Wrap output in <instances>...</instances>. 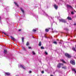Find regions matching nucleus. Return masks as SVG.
<instances>
[{"label":"nucleus","instance_id":"nucleus-1","mask_svg":"<svg viewBox=\"0 0 76 76\" xmlns=\"http://www.w3.org/2000/svg\"><path fill=\"white\" fill-rule=\"evenodd\" d=\"M61 66H64V64L63 63H59L57 65V67L58 68H60Z\"/></svg>","mask_w":76,"mask_h":76},{"label":"nucleus","instance_id":"nucleus-2","mask_svg":"<svg viewBox=\"0 0 76 76\" xmlns=\"http://www.w3.org/2000/svg\"><path fill=\"white\" fill-rule=\"evenodd\" d=\"M59 21L60 22H63V23H66V21L65 20L63 19H60Z\"/></svg>","mask_w":76,"mask_h":76},{"label":"nucleus","instance_id":"nucleus-3","mask_svg":"<svg viewBox=\"0 0 76 76\" xmlns=\"http://www.w3.org/2000/svg\"><path fill=\"white\" fill-rule=\"evenodd\" d=\"M65 56L66 57H67L68 58H71V56L67 53H65Z\"/></svg>","mask_w":76,"mask_h":76},{"label":"nucleus","instance_id":"nucleus-4","mask_svg":"<svg viewBox=\"0 0 76 76\" xmlns=\"http://www.w3.org/2000/svg\"><path fill=\"white\" fill-rule=\"evenodd\" d=\"M70 63L73 65H75V61L74 60H72L70 61Z\"/></svg>","mask_w":76,"mask_h":76},{"label":"nucleus","instance_id":"nucleus-5","mask_svg":"<svg viewBox=\"0 0 76 76\" xmlns=\"http://www.w3.org/2000/svg\"><path fill=\"white\" fill-rule=\"evenodd\" d=\"M54 6L56 9H57V8H58V6H57L56 4H54Z\"/></svg>","mask_w":76,"mask_h":76},{"label":"nucleus","instance_id":"nucleus-6","mask_svg":"<svg viewBox=\"0 0 76 76\" xmlns=\"http://www.w3.org/2000/svg\"><path fill=\"white\" fill-rule=\"evenodd\" d=\"M60 61H62V62H63V63H66V62H65L63 60V59H61Z\"/></svg>","mask_w":76,"mask_h":76},{"label":"nucleus","instance_id":"nucleus-7","mask_svg":"<svg viewBox=\"0 0 76 76\" xmlns=\"http://www.w3.org/2000/svg\"><path fill=\"white\" fill-rule=\"evenodd\" d=\"M4 53L5 54H6V53H7V50H6V49H4Z\"/></svg>","mask_w":76,"mask_h":76},{"label":"nucleus","instance_id":"nucleus-8","mask_svg":"<svg viewBox=\"0 0 76 76\" xmlns=\"http://www.w3.org/2000/svg\"><path fill=\"white\" fill-rule=\"evenodd\" d=\"M20 9L21 10V11L22 12V13H24V10L22 9L21 8H20Z\"/></svg>","mask_w":76,"mask_h":76},{"label":"nucleus","instance_id":"nucleus-9","mask_svg":"<svg viewBox=\"0 0 76 76\" xmlns=\"http://www.w3.org/2000/svg\"><path fill=\"white\" fill-rule=\"evenodd\" d=\"M67 19H68L69 20H72V18H71L70 17H68L67 18Z\"/></svg>","mask_w":76,"mask_h":76},{"label":"nucleus","instance_id":"nucleus-10","mask_svg":"<svg viewBox=\"0 0 76 76\" xmlns=\"http://www.w3.org/2000/svg\"><path fill=\"white\" fill-rule=\"evenodd\" d=\"M67 7L68 8H72V7L69 5H67Z\"/></svg>","mask_w":76,"mask_h":76},{"label":"nucleus","instance_id":"nucleus-11","mask_svg":"<svg viewBox=\"0 0 76 76\" xmlns=\"http://www.w3.org/2000/svg\"><path fill=\"white\" fill-rule=\"evenodd\" d=\"M62 68L63 69H66V66H62Z\"/></svg>","mask_w":76,"mask_h":76},{"label":"nucleus","instance_id":"nucleus-12","mask_svg":"<svg viewBox=\"0 0 76 76\" xmlns=\"http://www.w3.org/2000/svg\"><path fill=\"white\" fill-rule=\"evenodd\" d=\"M11 39H12V40H13L14 41H15V38L11 36Z\"/></svg>","mask_w":76,"mask_h":76},{"label":"nucleus","instance_id":"nucleus-13","mask_svg":"<svg viewBox=\"0 0 76 76\" xmlns=\"http://www.w3.org/2000/svg\"><path fill=\"white\" fill-rule=\"evenodd\" d=\"M20 67L22 68H23V69H25V66H23V65H20Z\"/></svg>","mask_w":76,"mask_h":76},{"label":"nucleus","instance_id":"nucleus-14","mask_svg":"<svg viewBox=\"0 0 76 76\" xmlns=\"http://www.w3.org/2000/svg\"><path fill=\"white\" fill-rule=\"evenodd\" d=\"M14 3L18 7L19 6V5H18V4H17V3H16V2H14Z\"/></svg>","mask_w":76,"mask_h":76},{"label":"nucleus","instance_id":"nucleus-15","mask_svg":"<svg viewBox=\"0 0 76 76\" xmlns=\"http://www.w3.org/2000/svg\"><path fill=\"white\" fill-rule=\"evenodd\" d=\"M41 45H42V44L41 43V42H40L39 44V46H41Z\"/></svg>","mask_w":76,"mask_h":76},{"label":"nucleus","instance_id":"nucleus-16","mask_svg":"<svg viewBox=\"0 0 76 76\" xmlns=\"http://www.w3.org/2000/svg\"><path fill=\"white\" fill-rule=\"evenodd\" d=\"M6 75H10V74L8 72H5Z\"/></svg>","mask_w":76,"mask_h":76},{"label":"nucleus","instance_id":"nucleus-17","mask_svg":"<svg viewBox=\"0 0 76 76\" xmlns=\"http://www.w3.org/2000/svg\"><path fill=\"white\" fill-rule=\"evenodd\" d=\"M72 49L73 50V51H76V49H75V48H72Z\"/></svg>","mask_w":76,"mask_h":76},{"label":"nucleus","instance_id":"nucleus-18","mask_svg":"<svg viewBox=\"0 0 76 76\" xmlns=\"http://www.w3.org/2000/svg\"><path fill=\"white\" fill-rule=\"evenodd\" d=\"M22 42H23V41H24V37H22Z\"/></svg>","mask_w":76,"mask_h":76},{"label":"nucleus","instance_id":"nucleus-19","mask_svg":"<svg viewBox=\"0 0 76 76\" xmlns=\"http://www.w3.org/2000/svg\"><path fill=\"white\" fill-rule=\"evenodd\" d=\"M46 32H48L49 31V30L48 29H46L45 30Z\"/></svg>","mask_w":76,"mask_h":76},{"label":"nucleus","instance_id":"nucleus-20","mask_svg":"<svg viewBox=\"0 0 76 76\" xmlns=\"http://www.w3.org/2000/svg\"><path fill=\"white\" fill-rule=\"evenodd\" d=\"M72 70H73V71H74V72L76 71V69H75L74 68L72 69Z\"/></svg>","mask_w":76,"mask_h":76},{"label":"nucleus","instance_id":"nucleus-21","mask_svg":"<svg viewBox=\"0 0 76 76\" xmlns=\"http://www.w3.org/2000/svg\"><path fill=\"white\" fill-rule=\"evenodd\" d=\"M37 31V30L36 29H33V32H35V31Z\"/></svg>","mask_w":76,"mask_h":76},{"label":"nucleus","instance_id":"nucleus-22","mask_svg":"<svg viewBox=\"0 0 76 76\" xmlns=\"http://www.w3.org/2000/svg\"><path fill=\"white\" fill-rule=\"evenodd\" d=\"M29 45V42H27L26 44V45Z\"/></svg>","mask_w":76,"mask_h":76},{"label":"nucleus","instance_id":"nucleus-23","mask_svg":"<svg viewBox=\"0 0 76 76\" xmlns=\"http://www.w3.org/2000/svg\"><path fill=\"white\" fill-rule=\"evenodd\" d=\"M53 43L55 44H57L56 42H54Z\"/></svg>","mask_w":76,"mask_h":76},{"label":"nucleus","instance_id":"nucleus-24","mask_svg":"<svg viewBox=\"0 0 76 76\" xmlns=\"http://www.w3.org/2000/svg\"><path fill=\"white\" fill-rule=\"evenodd\" d=\"M32 53L33 54H34V55H35V52H34V51H33L32 52Z\"/></svg>","mask_w":76,"mask_h":76},{"label":"nucleus","instance_id":"nucleus-25","mask_svg":"<svg viewBox=\"0 0 76 76\" xmlns=\"http://www.w3.org/2000/svg\"><path fill=\"white\" fill-rule=\"evenodd\" d=\"M41 49H44V48L43 47H41Z\"/></svg>","mask_w":76,"mask_h":76},{"label":"nucleus","instance_id":"nucleus-26","mask_svg":"<svg viewBox=\"0 0 76 76\" xmlns=\"http://www.w3.org/2000/svg\"><path fill=\"white\" fill-rule=\"evenodd\" d=\"M71 13L72 15H73L74 14V12H71Z\"/></svg>","mask_w":76,"mask_h":76},{"label":"nucleus","instance_id":"nucleus-27","mask_svg":"<svg viewBox=\"0 0 76 76\" xmlns=\"http://www.w3.org/2000/svg\"><path fill=\"white\" fill-rule=\"evenodd\" d=\"M45 54H46V55L48 54V53H47V52H45Z\"/></svg>","mask_w":76,"mask_h":76},{"label":"nucleus","instance_id":"nucleus-28","mask_svg":"<svg viewBox=\"0 0 76 76\" xmlns=\"http://www.w3.org/2000/svg\"><path fill=\"white\" fill-rule=\"evenodd\" d=\"M18 31H22V30H21V29H19L18 30Z\"/></svg>","mask_w":76,"mask_h":76},{"label":"nucleus","instance_id":"nucleus-29","mask_svg":"<svg viewBox=\"0 0 76 76\" xmlns=\"http://www.w3.org/2000/svg\"><path fill=\"white\" fill-rule=\"evenodd\" d=\"M32 72L31 71H29V73H31Z\"/></svg>","mask_w":76,"mask_h":76},{"label":"nucleus","instance_id":"nucleus-30","mask_svg":"<svg viewBox=\"0 0 76 76\" xmlns=\"http://www.w3.org/2000/svg\"><path fill=\"white\" fill-rule=\"evenodd\" d=\"M44 73V71H43L42 72V73Z\"/></svg>","mask_w":76,"mask_h":76},{"label":"nucleus","instance_id":"nucleus-31","mask_svg":"<svg viewBox=\"0 0 76 76\" xmlns=\"http://www.w3.org/2000/svg\"><path fill=\"white\" fill-rule=\"evenodd\" d=\"M31 48V47H28V48L29 49H30Z\"/></svg>","mask_w":76,"mask_h":76},{"label":"nucleus","instance_id":"nucleus-32","mask_svg":"<svg viewBox=\"0 0 76 76\" xmlns=\"http://www.w3.org/2000/svg\"><path fill=\"white\" fill-rule=\"evenodd\" d=\"M74 25L76 26V23L74 24Z\"/></svg>","mask_w":76,"mask_h":76},{"label":"nucleus","instance_id":"nucleus-33","mask_svg":"<svg viewBox=\"0 0 76 76\" xmlns=\"http://www.w3.org/2000/svg\"><path fill=\"white\" fill-rule=\"evenodd\" d=\"M0 20H1V17H0Z\"/></svg>","mask_w":76,"mask_h":76},{"label":"nucleus","instance_id":"nucleus-34","mask_svg":"<svg viewBox=\"0 0 76 76\" xmlns=\"http://www.w3.org/2000/svg\"><path fill=\"white\" fill-rule=\"evenodd\" d=\"M75 73H76V71L75 72Z\"/></svg>","mask_w":76,"mask_h":76},{"label":"nucleus","instance_id":"nucleus-35","mask_svg":"<svg viewBox=\"0 0 76 76\" xmlns=\"http://www.w3.org/2000/svg\"><path fill=\"white\" fill-rule=\"evenodd\" d=\"M16 76H19L18 75H16Z\"/></svg>","mask_w":76,"mask_h":76},{"label":"nucleus","instance_id":"nucleus-36","mask_svg":"<svg viewBox=\"0 0 76 76\" xmlns=\"http://www.w3.org/2000/svg\"><path fill=\"white\" fill-rule=\"evenodd\" d=\"M4 33L5 34V33Z\"/></svg>","mask_w":76,"mask_h":76}]
</instances>
